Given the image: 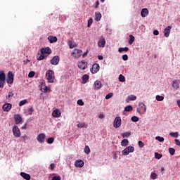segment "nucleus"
I'll use <instances>...</instances> for the list:
<instances>
[{
    "label": "nucleus",
    "instance_id": "nucleus-1",
    "mask_svg": "<svg viewBox=\"0 0 180 180\" xmlns=\"http://www.w3.org/2000/svg\"><path fill=\"white\" fill-rule=\"evenodd\" d=\"M51 53V49H50V47L43 48L41 49L40 51L38 52L37 55V60H38V61H41V60H44V58L50 55Z\"/></svg>",
    "mask_w": 180,
    "mask_h": 180
},
{
    "label": "nucleus",
    "instance_id": "nucleus-2",
    "mask_svg": "<svg viewBox=\"0 0 180 180\" xmlns=\"http://www.w3.org/2000/svg\"><path fill=\"white\" fill-rule=\"evenodd\" d=\"M46 79L49 84H53L54 82V71L49 70L46 72Z\"/></svg>",
    "mask_w": 180,
    "mask_h": 180
},
{
    "label": "nucleus",
    "instance_id": "nucleus-3",
    "mask_svg": "<svg viewBox=\"0 0 180 180\" xmlns=\"http://www.w3.org/2000/svg\"><path fill=\"white\" fill-rule=\"evenodd\" d=\"M113 126L115 129H119L122 126V118L120 117H116L113 122Z\"/></svg>",
    "mask_w": 180,
    "mask_h": 180
},
{
    "label": "nucleus",
    "instance_id": "nucleus-4",
    "mask_svg": "<svg viewBox=\"0 0 180 180\" xmlns=\"http://www.w3.org/2000/svg\"><path fill=\"white\" fill-rule=\"evenodd\" d=\"M77 65L79 70H86V68H88V62L84 60H81L80 62L78 63Z\"/></svg>",
    "mask_w": 180,
    "mask_h": 180
},
{
    "label": "nucleus",
    "instance_id": "nucleus-5",
    "mask_svg": "<svg viewBox=\"0 0 180 180\" xmlns=\"http://www.w3.org/2000/svg\"><path fill=\"white\" fill-rule=\"evenodd\" d=\"M13 136L16 138L20 137V129H19L18 126L15 125L13 127Z\"/></svg>",
    "mask_w": 180,
    "mask_h": 180
},
{
    "label": "nucleus",
    "instance_id": "nucleus-6",
    "mask_svg": "<svg viewBox=\"0 0 180 180\" xmlns=\"http://www.w3.org/2000/svg\"><path fill=\"white\" fill-rule=\"evenodd\" d=\"M72 56H74L75 58H79L81 56H82V50L80 49H75L72 53Z\"/></svg>",
    "mask_w": 180,
    "mask_h": 180
},
{
    "label": "nucleus",
    "instance_id": "nucleus-7",
    "mask_svg": "<svg viewBox=\"0 0 180 180\" xmlns=\"http://www.w3.org/2000/svg\"><path fill=\"white\" fill-rule=\"evenodd\" d=\"M13 73L12 72H8L7 79H6V82L7 84H13Z\"/></svg>",
    "mask_w": 180,
    "mask_h": 180
},
{
    "label": "nucleus",
    "instance_id": "nucleus-8",
    "mask_svg": "<svg viewBox=\"0 0 180 180\" xmlns=\"http://www.w3.org/2000/svg\"><path fill=\"white\" fill-rule=\"evenodd\" d=\"M101 67L99 66V64L98 63H94L92 66V68L90 69V71L92 74H96L98 71H99V69Z\"/></svg>",
    "mask_w": 180,
    "mask_h": 180
},
{
    "label": "nucleus",
    "instance_id": "nucleus-9",
    "mask_svg": "<svg viewBox=\"0 0 180 180\" xmlns=\"http://www.w3.org/2000/svg\"><path fill=\"white\" fill-rule=\"evenodd\" d=\"M50 63L52 65H58V63H60V57L58 56H53Z\"/></svg>",
    "mask_w": 180,
    "mask_h": 180
},
{
    "label": "nucleus",
    "instance_id": "nucleus-10",
    "mask_svg": "<svg viewBox=\"0 0 180 180\" xmlns=\"http://www.w3.org/2000/svg\"><path fill=\"white\" fill-rule=\"evenodd\" d=\"M139 108H137V112L139 113H140V112H143V113H145V112H147V106H146V104H144L143 103H139Z\"/></svg>",
    "mask_w": 180,
    "mask_h": 180
},
{
    "label": "nucleus",
    "instance_id": "nucleus-11",
    "mask_svg": "<svg viewBox=\"0 0 180 180\" xmlns=\"http://www.w3.org/2000/svg\"><path fill=\"white\" fill-rule=\"evenodd\" d=\"M2 109L4 112H9L12 109V104L7 103L3 105Z\"/></svg>",
    "mask_w": 180,
    "mask_h": 180
},
{
    "label": "nucleus",
    "instance_id": "nucleus-12",
    "mask_svg": "<svg viewBox=\"0 0 180 180\" xmlns=\"http://www.w3.org/2000/svg\"><path fill=\"white\" fill-rule=\"evenodd\" d=\"M14 120L15 124H20V123H22V117L19 114L14 115Z\"/></svg>",
    "mask_w": 180,
    "mask_h": 180
},
{
    "label": "nucleus",
    "instance_id": "nucleus-13",
    "mask_svg": "<svg viewBox=\"0 0 180 180\" xmlns=\"http://www.w3.org/2000/svg\"><path fill=\"white\" fill-rule=\"evenodd\" d=\"M37 140L39 141V143H44L46 141V134H39L37 137Z\"/></svg>",
    "mask_w": 180,
    "mask_h": 180
},
{
    "label": "nucleus",
    "instance_id": "nucleus-14",
    "mask_svg": "<svg viewBox=\"0 0 180 180\" xmlns=\"http://www.w3.org/2000/svg\"><path fill=\"white\" fill-rule=\"evenodd\" d=\"M98 47H105V46H106V40L103 37L100 38V40L98 42Z\"/></svg>",
    "mask_w": 180,
    "mask_h": 180
},
{
    "label": "nucleus",
    "instance_id": "nucleus-15",
    "mask_svg": "<svg viewBox=\"0 0 180 180\" xmlns=\"http://www.w3.org/2000/svg\"><path fill=\"white\" fill-rule=\"evenodd\" d=\"M171 29H172V27L171 26H167L164 30V36H165V37H169V34L171 33Z\"/></svg>",
    "mask_w": 180,
    "mask_h": 180
},
{
    "label": "nucleus",
    "instance_id": "nucleus-16",
    "mask_svg": "<svg viewBox=\"0 0 180 180\" xmlns=\"http://www.w3.org/2000/svg\"><path fill=\"white\" fill-rule=\"evenodd\" d=\"M84 162L82 161V160H77L75 162V167H77V168H82L84 167Z\"/></svg>",
    "mask_w": 180,
    "mask_h": 180
},
{
    "label": "nucleus",
    "instance_id": "nucleus-17",
    "mask_svg": "<svg viewBox=\"0 0 180 180\" xmlns=\"http://www.w3.org/2000/svg\"><path fill=\"white\" fill-rule=\"evenodd\" d=\"M101 88H102V82H101V81L97 80L94 82V89H95L96 91H98L99 89H101Z\"/></svg>",
    "mask_w": 180,
    "mask_h": 180
},
{
    "label": "nucleus",
    "instance_id": "nucleus-18",
    "mask_svg": "<svg viewBox=\"0 0 180 180\" xmlns=\"http://www.w3.org/2000/svg\"><path fill=\"white\" fill-rule=\"evenodd\" d=\"M20 176H22V178H23L24 179L26 180H30L32 179V177L30 176V174H27V173H25L23 172H20Z\"/></svg>",
    "mask_w": 180,
    "mask_h": 180
},
{
    "label": "nucleus",
    "instance_id": "nucleus-19",
    "mask_svg": "<svg viewBox=\"0 0 180 180\" xmlns=\"http://www.w3.org/2000/svg\"><path fill=\"white\" fill-rule=\"evenodd\" d=\"M52 116H53V117H60V116H61V112H60V110L56 109L53 110Z\"/></svg>",
    "mask_w": 180,
    "mask_h": 180
},
{
    "label": "nucleus",
    "instance_id": "nucleus-20",
    "mask_svg": "<svg viewBox=\"0 0 180 180\" xmlns=\"http://www.w3.org/2000/svg\"><path fill=\"white\" fill-rule=\"evenodd\" d=\"M141 16L142 18H146V16H148V9L143 8L141 11Z\"/></svg>",
    "mask_w": 180,
    "mask_h": 180
},
{
    "label": "nucleus",
    "instance_id": "nucleus-21",
    "mask_svg": "<svg viewBox=\"0 0 180 180\" xmlns=\"http://www.w3.org/2000/svg\"><path fill=\"white\" fill-rule=\"evenodd\" d=\"M136 99H137V97L136 96L130 95L127 98L126 102L127 103H129L130 101H136Z\"/></svg>",
    "mask_w": 180,
    "mask_h": 180
},
{
    "label": "nucleus",
    "instance_id": "nucleus-22",
    "mask_svg": "<svg viewBox=\"0 0 180 180\" xmlns=\"http://www.w3.org/2000/svg\"><path fill=\"white\" fill-rule=\"evenodd\" d=\"M101 19H102V14L101 13L96 12L94 20H96V22H99Z\"/></svg>",
    "mask_w": 180,
    "mask_h": 180
},
{
    "label": "nucleus",
    "instance_id": "nucleus-23",
    "mask_svg": "<svg viewBox=\"0 0 180 180\" xmlns=\"http://www.w3.org/2000/svg\"><path fill=\"white\" fill-rule=\"evenodd\" d=\"M172 86V88H174V89H178V88H179V84L178 83V80L173 81Z\"/></svg>",
    "mask_w": 180,
    "mask_h": 180
},
{
    "label": "nucleus",
    "instance_id": "nucleus-24",
    "mask_svg": "<svg viewBox=\"0 0 180 180\" xmlns=\"http://www.w3.org/2000/svg\"><path fill=\"white\" fill-rule=\"evenodd\" d=\"M48 40L49 43H56L57 41V37L49 36Z\"/></svg>",
    "mask_w": 180,
    "mask_h": 180
},
{
    "label": "nucleus",
    "instance_id": "nucleus-25",
    "mask_svg": "<svg viewBox=\"0 0 180 180\" xmlns=\"http://www.w3.org/2000/svg\"><path fill=\"white\" fill-rule=\"evenodd\" d=\"M0 81H6V76L4 71H0Z\"/></svg>",
    "mask_w": 180,
    "mask_h": 180
},
{
    "label": "nucleus",
    "instance_id": "nucleus-26",
    "mask_svg": "<svg viewBox=\"0 0 180 180\" xmlns=\"http://www.w3.org/2000/svg\"><path fill=\"white\" fill-rule=\"evenodd\" d=\"M88 79H89V75H83L82 77L83 84H86L88 82Z\"/></svg>",
    "mask_w": 180,
    "mask_h": 180
},
{
    "label": "nucleus",
    "instance_id": "nucleus-27",
    "mask_svg": "<svg viewBox=\"0 0 180 180\" xmlns=\"http://www.w3.org/2000/svg\"><path fill=\"white\" fill-rule=\"evenodd\" d=\"M13 95H15V94H13V91L8 92V94L6 97L7 101H11L12 98H13Z\"/></svg>",
    "mask_w": 180,
    "mask_h": 180
},
{
    "label": "nucleus",
    "instance_id": "nucleus-28",
    "mask_svg": "<svg viewBox=\"0 0 180 180\" xmlns=\"http://www.w3.org/2000/svg\"><path fill=\"white\" fill-rule=\"evenodd\" d=\"M129 144V140L128 139H123L121 142V146L122 147H127V146Z\"/></svg>",
    "mask_w": 180,
    "mask_h": 180
},
{
    "label": "nucleus",
    "instance_id": "nucleus-29",
    "mask_svg": "<svg viewBox=\"0 0 180 180\" xmlns=\"http://www.w3.org/2000/svg\"><path fill=\"white\" fill-rule=\"evenodd\" d=\"M118 51L119 53H123V51H125L126 53H127V51H129V48L128 47H121V48H119L118 49Z\"/></svg>",
    "mask_w": 180,
    "mask_h": 180
},
{
    "label": "nucleus",
    "instance_id": "nucleus-30",
    "mask_svg": "<svg viewBox=\"0 0 180 180\" xmlns=\"http://www.w3.org/2000/svg\"><path fill=\"white\" fill-rule=\"evenodd\" d=\"M77 127H79V129H82L84 127L86 129L87 125L86 124H85V122H81L77 124Z\"/></svg>",
    "mask_w": 180,
    "mask_h": 180
},
{
    "label": "nucleus",
    "instance_id": "nucleus-31",
    "mask_svg": "<svg viewBox=\"0 0 180 180\" xmlns=\"http://www.w3.org/2000/svg\"><path fill=\"white\" fill-rule=\"evenodd\" d=\"M68 44L69 45L70 49H74V47H77V45L73 44L72 41H68Z\"/></svg>",
    "mask_w": 180,
    "mask_h": 180
},
{
    "label": "nucleus",
    "instance_id": "nucleus-32",
    "mask_svg": "<svg viewBox=\"0 0 180 180\" xmlns=\"http://www.w3.org/2000/svg\"><path fill=\"white\" fill-rule=\"evenodd\" d=\"M131 110H133V106L130 105L124 108L125 112H131Z\"/></svg>",
    "mask_w": 180,
    "mask_h": 180
},
{
    "label": "nucleus",
    "instance_id": "nucleus-33",
    "mask_svg": "<svg viewBox=\"0 0 180 180\" xmlns=\"http://www.w3.org/2000/svg\"><path fill=\"white\" fill-rule=\"evenodd\" d=\"M134 36L133 35H129V44H133V43L134 42Z\"/></svg>",
    "mask_w": 180,
    "mask_h": 180
},
{
    "label": "nucleus",
    "instance_id": "nucleus-34",
    "mask_svg": "<svg viewBox=\"0 0 180 180\" xmlns=\"http://www.w3.org/2000/svg\"><path fill=\"white\" fill-rule=\"evenodd\" d=\"M155 158H156V160H161V158H162V155L158 153H155Z\"/></svg>",
    "mask_w": 180,
    "mask_h": 180
},
{
    "label": "nucleus",
    "instance_id": "nucleus-35",
    "mask_svg": "<svg viewBox=\"0 0 180 180\" xmlns=\"http://www.w3.org/2000/svg\"><path fill=\"white\" fill-rule=\"evenodd\" d=\"M172 137H175V139H178L179 134L178 132H172L169 134Z\"/></svg>",
    "mask_w": 180,
    "mask_h": 180
},
{
    "label": "nucleus",
    "instance_id": "nucleus-36",
    "mask_svg": "<svg viewBox=\"0 0 180 180\" xmlns=\"http://www.w3.org/2000/svg\"><path fill=\"white\" fill-rule=\"evenodd\" d=\"M126 148L129 154L130 153H133V151H134V147L133 146H128Z\"/></svg>",
    "mask_w": 180,
    "mask_h": 180
},
{
    "label": "nucleus",
    "instance_id": "nucleus-37",
    "mask_svg": "<svg viewBox=\"0 0 180 180\" xmlns=\"http://www.w3.org/2000/svg\"><path fill=\"white\" fill-rule=\"evenodd\" d=\"M156 101H158V102H162V101H164V96L160 95L156 96Z\"/></svg>",
    "mask_w": 180,
    "mask_h": 180
},
{
    "label": "nucleus",
    "instance_id": "nucleus-38",
    "mask_svg": "<svg viewBox=\"0 0 180 180\" xmlns=\"http://www.w3.org/2000/svg\"><path fill=\"white\" fill-rule=\"evenodd\" d=\"M119 81L120 82H124V81H126V77H124V76H123V75H120L119 76Z\"/></svg>",
    "mask_w": 180,
    "mask_h": 180
},
{
    "label": "nucleus",
    "instance_id": "nucleus-39",
    "mask_svg": "<svg viewBox=\"0 0 180 180\" xmlns=\"http://www.w3.org/2000/svg\"><path fill=\"white\" fill-rule=\"evenodd\" d=\"M169 153L170 155H174L175 154V148H169Z\"/></svg>",
    "mask_w": 180,
    "mask_h": 180
},
{
    "label": "nucleus",
    "instance_id": "nucleus-40",
    "mask_svg": "<svg viewBox=\"0 0 180 180\" xmlns=\"http://www.w3.org/2000/svg\"><path fill=\"white\" fill-rule=\"evenodd\" d=\"M84 153L86 154H89V153H91V149L89 148V146H86L84 148Z\"/></svg>",
    "mask_w": 180,
    "mask_h": 180
},
{
    "label": "nucleus",
    "instance_id": "nucleus-41",
    "mask_svg": "<svg viewBox=\"0 0 180 180\" xmlns=\"http://www.w3.org/2000/svg\"><path fill=\"white\" fill-rule=\"evenodd\" d=\"M46 141L48 144H53V143H54V138L53 137L49 138Z\"/></svg>",
    "mask_w": 180,
    "mask_h": 180
},
{
    "label": "nucleus",
    "instance_id": "nucleus-42",
    "mask_svg": "<svg viewBox=\"0 0 180 180\" xmlns=\"http://www.w3.org/2000/svg\"><path fill=\"white\" fill-rule=\"evenodd\" d=\"M26 103H27V100H26V99L22 100V101H20L19 106H23V105H26Z\"/></svg>",
    "mask_w": 180,
    "mask_h": 180
},
{
    "label": "nucleus",
    "instance_id": "nucleus-43",
    "mask_svg": "<svg viewBox=\"0 0 180 180\" xmlns=\"http://www.w3.org/2000/svg\"><path fill=\"white\" fill-rule=\"evenodd\" d=\"M150 178L151 179H157V174L155 172H151Z\"/></svg>",
    "mask_w": 180,
    "mask_h": 180
},
{
    "label": "nucleus",
    "instance_id": "nucleus-44",
    "mask_svg": "<svg viewBox=\"0 0 180 180\" xmlns=\"http://www.w3.org/2000/svg\"><path fill=\"white\" fill-rule=\"evenodd\" d=\"M130 132H124L122 134V137L125 139L126 137H130Z\"/></svg>",
    "mask_w": 180,
    "mask_h": 180
},
{
    "label": "nucleus",
    "instance_id": "nucleus-45",
    "mask_svg": "<svg viewBox=\"0 0 180 180\" xmlns=\"http://www.w3.org/2000/svg\"><path fill=\"white\" fill-rule=\"evenodd\" d=\"M155 140H158V141H160V143H162V141H164V137L156 136Z\"/></svg>",
    "mask_w": 180,
    "mask_h": 180
},
{
    "label": "nucleus",
    "instance_id": "nucleus-46",
    "mask_svg": "<svg viewBox=\"0 0 180 180\" xmlns=\"http://www.w3.org/2000/svg\"><path fill=\"white\" fill-rule=\"evenodd\" d=\"M21 139H22V141L26 143L27 140H29V136L27 135H24L21 137Z\"/></svg>",
    "mask_w": 180,
    "mask_h": 180
},
{
    "label": "nucleus",
    "instance_id": "nucleus-47",
    "mask_svg": "<svg viewBox=\"0 0 180 180\" xmlns=\"http://www.w3.org/2000/svg\"><path fill=\"white\" fill-rule=\"evenodd\" d=\"M92 23H94V19L90 18L88 21L87 27H91V25H92Z\"/></svg>",
    "mask_w": 180,
    "mask_h": 180
},
{
    "label": "nucleus",
    "instance_id": "nucleus-48",
    "mask_svg": "<svg viewBox=\"0 0 180 180\" xmlns=\"http://www.w3.org/2000/svg\"><path fill=\"white\" fill-rule=\"evenodd\" d=\"M138 144L140 148H143L144 147V143L141 141H139Z\"/></svg>",
    "mask_w": 180,
    "mask_h": 180
},
{
    "label": "nucleus",
    "instance_id": "nucleus-49",
    "mask_svg": "<svg viewBox=\"0 0 180 180\" xmlns=\"http://www.w3.org/2000/svg\"><path fill=\"white\" fill-rule=\"evenodd\" d=\"M129 151L127 150V148H126L122 150V155H129Z\"/></svg>",
    "mask_w": 180,
    "mask_h": 180
},
{
    "label": "nucleus",
    "instance_id": "nucleus-50",
    "mask_svg": "<svg viewBox=\"0 0 180 180\" xmlns=\"http://www.w3.org/2000/svg\"><path fill=\"white\" fill-rule=\"evenodd\" d=\"M112 96H113V93H109L108 94H107L105 96V99H110V98H112Z\"/></svg>",
    "mask_w": 180,
    "mask_h": 180
},
{
    "label": "nucleus",
    "instance_id": "nucleus-51",
    "mask_svg": "<svg viewBox=\"0 0 180 180\" xmlns=\"http://www.w3.org/2000/svg\"><path fill=\"white\" fill-rule=\"evenodd\" d=\"M34 74L35 73L33 71L30 72L29 74H28L29 78H33V77H34Z\"/></svg>",
    "mask_w": 180,
    "mask_h": 180
},
{
    "label": "nucleus",
    "instance_id": "nucleus-52",
    "mask_svg": "<svg viewBox=\"0 0 180 180\" xmlns=\"http://www.w3.org/2000/svg\"><path fill=\"white\" fill-rule=\"evenodd\" d=\"M131 120L132 122H139V117H136V116H133L131 117Z\"/></svg>",
    "mask_w": 180,
    "mask_h": 180
},
{
    "label": "nucleus",
    "instance_id": "nucleus-53",
    "mask_svg": "<svg viewBox=\"0 0 180 180\" xmlns=\"http://www.w3.org/2000/svg\"><path fill=\"white\" fill-rule=\"evenodd\" d=\"M77 105H79V106H84V101H82V100L79 99L77 101Z\"/></svg>",
    "mask_w": 180,
    "mask_h": 180
},
{
    "label": "nucleus",
    "instance_id": "nucleus-54",
    "mask_svg": "<svg viewBox=\"0 0 180 180\" xmlns=\"http://www.w3.org/2000/svg\"><path fill=\"white\" fill-rule=\"evenodd\" d=\"M122 60H124V61H127V60H129V56L127 54L123 55Z\"/></svg>",
    "mask_w": 180,
    "mask_h": 180
},
{
    "label": "nucleus",
    "instance_id": "nucleus-55",
    "mask_svg": "<svg viewBox=\"0 0 180 180\" xmlns=\"http://www.w3.org/2000/svg\"><path fill=\"white\" fill-rule=\"evenodd\" d=\"M6 80H0V88H4Z\"/></svg>",
    "mask_w": 180,
    "mask_h": 180
},
{
    "label": "nucleus",
    "instance_id": "nucleus-56",
    "mask_svg": "<svg viewBox=\"0 0 180 180\" xmlns=\"http://www.w3.org/2000/svg\"><path fill=\"white\" fill-rule=\"evenodd\" d=\"M54 168H56V165H55L54 163H51V164L50 165V169H51V171H53V169H54Z\"/></svg>",
    "mask_w": 180,
    "mask_h": 180
},
{
    "label": "nucleus",
    "instance_id": "nucleus-57",
    "mask_svg": "<svg viewBox=\"0 0 180 180\" xmlns=\"http://www.w3.org/2000/svg\"><path fill=\"white\" fill-rule=\"evenodd\" d=\"M52 180H61V177L55 176L52 178Z\"/></svg>",
    "mask_w": 180,
    "mask_h": 180
},
{
    "label": "nucleus",
    "instance_id": "nucleus-58",
    "mask_svg": "<svg viewBox=\"0 0 180 180\" xmlns=\"http://www.w3.org/2000/svg\"><path fill=\"white\" fill-rule=\"evenodd\" d=\"M21 129L22 130H26V129H27V123H25L22 127Z\"/></svg>",
    "mask_w": 180,
    "mask_h": 180
},
{
    "label": "nucleus",
    "instance_id": "nucleus-59",
    "mask_svg": "<svg viewBox=\"0 0 180 180\" xmlns=\"http://www.w3.org/2000/svg\"><path fill=\"white\" fill-rule=\"evenodd\" d=\"M96 9H98L99 8V0H97L96 1V6H95Z\"/></svg>",
    "mask_w": 180,
    "mask_h": 180
},
{
    "label": "nucleus",
    "instance_id": "nucleus-60",
    "mask_svg": "<svg viewBox=\"0 0 180 180\" xmlns=\"http://www.w3.org/2000/svg\"><path fill=\"white\" fill-rule=\"evenodd\" d=\"M153 34L155 36H158V34H160V32H158V30H154L153 31Z\"/></svg>",
    "mask_w": 180,
    "mask_h": 180
},
{
    "label": "nucleus",
    "instance_id": "nucleus-61",
    "mask_svg": "<svg viewBox=\"0 0 180 180\" xmlns=\"http://www.w3.org/2000/svg\"><path fill=\"white\" fill-rule=\"evenodd\" d=\"M176 146H180V141L179 139H175L174 140Z\"/></svg>",
    "mask_w": 180,
    "mask_h": 180
},
{
    "label": "nucleus",
    "instance_id": "nucleus-62",
    "mask_svg": "<svg viewBox=\"0 0 180 180\" xmlns=\"http://www.w3.org/2000/svg\"><path fill=\"white\" fill-rule=\"evenodd\" d=\"M33 108H29L28 112H30V115H32V113H33Z\"/></svg>",
    "mask_w": 180,
    "mask_h": 180
},
{
    "label": "nucleus",
    "instance_id": "nucleus-63",
    "mask_svg": "<svg viewBox=\"0 0 180 180\" xmlns=\"http://www.w3.org/2000/svg\"><path fill=\"white\" fill-rule=\"evenodd\" d=\"M86 56H88V51H86V52H84V53H83L82 58H84L86 57Z\"/></svg>",
    "mask_w": 180,
    "mask_h": 180
},
{
    "label": "nucleus",
    "instance_id": "nucleus-64",
    "mask_svg": "<svg viewBox=\"0 0 180 180\" xmlns=\"http://www.w3.org/2000/svg\"><path fill=\"white\" fill-rule=\"evenodd\" d=\"M44 92H47L49 91V88L47 86H45L44 88Z\"/></svg>",
    "mask_w": 180,
    "mask_h": 180
}]
</instances>
